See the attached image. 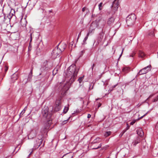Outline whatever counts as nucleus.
I'll return each instance as SVG.
<instances>
[{
  "label": "nucleus",
  "instance_id": "f257e3e1",
  "mask_svg": "<svg viewBox=\"0 0 158 158\" xmlns=\"http://www.w3.org/2000/svg\"><path fill=\"white\" fill-rule=\"evenodd\" d=\"M79 70V68H77L75 64H73L68 68L64 76L66 78H69V81L72 83L75 80Z\"/></svg>",
  "mask_w": 158,
  "mask_h": 158
},
{
  "label": "nucleus",
  "instance_id": "f03ea898",
  "mask_svg": "<svg viewBox=\"0 0 158 158\" xmlns=\"http://www.w3.org/2000/svg\"><path fill=\"white\" fill-rule=\"evenodd\" d=\"M48 110L49 108L48 106H45L42 109V114L43 117L46 118L47 120H48V122L46 123L44 127L41 129V131L43 133H45L46 131L49 129L52 122L50 119L52 114Z\"/></svg>",
  "mask_w": 158,
  "mask_h": 158
},
{
  "label": "nucleus",
  "instance_id": "7ed1b4c3",
  "mask_svg": "<svg viewBox=\"0 0 158 158\" xmlns=\"http://www.w3.org/2000/svg\"><path fill=\"white\" fill-rule=\"evenodd\" d=\"M136 17L134 14H132L128 15L126 19V22L128 26L133 25L136 19Z\"/></svg>",
  "mask_w": 158,
  "mask_h": 158
},
{
  "label": "nucleus",
  "instance_id": "20e7f679",
  "mask_svg": "<svg viewBox=\"0 0 158 158\" xmlns=\"http://www.w3.org/2000/svg\"><path fill=\"white\" fill-rule=\"evenodd\" d=\"M62 51L60 49H59L58 48H55L52 51L51 53L52 57L53 59H55L61 53Z\"/></svg>",
  "mask_w": 158,
  "mask_h": 158
},
{
  "label": "nucleus",
  "instance_id": "39448f33",
  "mask_svg": "<svg viewBox=\"0 0 158 158\" xmlns=\"http://www.w3.org/2000/svg\"><path fill=\"white\" fill-rule=\"evenodd\" d=\"M151 68V65H149L143 68L139 71L137 75H141L146 73L150 70Z\"/></svg>",
  "mask_w": 158,
  "mask_h": 158
},
{
  "label": "nucleus",
  "instance_id": "423d86ee",
  "mask_svg": "<svg viewBox=\"0 0 158 158\" xmlns=\"http://www.w3.org/2000/svg\"><path fill=\"white\" fill-rule=\"evenodd\" d=\"M104 37V33L103 31L102 30V31L98 35L97 38V42L98 44L101 42Z\"/></svg>",
  "mask_w": 158,
  "mask_h": 158
},
{
  "label": "nucleus",
  "instance_id": "0eeeda50",
  "mask_svg": "<svg viewBox=\"0 0 158 158\" xmlns=\"http://www.w3.org/2000/svg\"><path fill=\"white\" fill-rule=\"evenodd\" d=\"M119 6V4H118V2L116 0H115L113 2L111 7H113L114 10L116 11L117 10L118 7Z\"/></svg>",
  "mask_w": 158,
  "mask_h": 158
},
{
  "label": "nucleus",
  "instance_id": "6e6552de",
  "mask_svg": "<svg viewBox=\"0 0 158 158\" xmlns=\"http://www.w3.org/2000/svg\"><path fill=\"white\" fill-rule=\"evenodd\" d=\"M37 13L38 15L43 16H44L45 15L46 11L44 9L41 8H40L38 10Z\"/></svg>",
  "mask_w": 158,
  "mask_h": 158
},
{
  "label": "nucleus",
  "instance_id": "1a4fd4ad",
  "mask_svg": "<svg viewBox=\"0 0 158 158\" xmlns=\"http://www.w3.org/2000/svg\"><path fill=\"white\" fill-rule=\"evenodd\" d=\"M43 140L41 139H37L36 140V143L35 144L34 147L35 148H38L41 144Z\"/></svg>",
  "mask_w": 158,
  "mask_h": 158
},
{
  "label": "nucleus",
  "instance_id": "9d476101",
  "mask_svg": "<svg viewBox=\"0 0 158 158\" xmlns=\"http://www.w3.org/2000/svg\"><path fill=\"white\" fill-rule=\"evenodd\" d=\"M114 19L112 17L109 18L107 20V24L109 26L112 25L114 22Z\"/></svg>",
  "mask_w": 158,
  "mask_h": 158
},
{
  "label": "nucleus",
  "instance_id": "9b49d317",
  "mask_svg": "<svg viewBox=\"0 0 158 158\" xmlns=\"http://www.w3.org/2000/svg\"><path fill=\"white\" fill-rule=\"evenodd\" d=\"M13 10L14 11V14L15 13V10H14L11 9V10L10 12L9 13V14L7 16V17L9 19V21H10L11 20V19L13 17H15V15H14L13 14L11 13V12Z\"/></svg>",
  "mask_w": 158,
  "mask_h": 158
},
{
  "label": "nucleus",
  "instance_id": "f8f14e48",
  "mask_svg": "<svg viewBox=\"0 0 158 158\" xmlns=\"http://www.w3.org/2000/svg\"><path fill=\"white\" fill-rule=\"evenodd\" d=\"M60 102H58L57 103H56V106L54 108V110L55 111H59L61 109L60 104Z\"/></svg>",
  "mask_w": 158,
  "mask_h": 158
},
{
  "label": "nucleus",
  "instance_id": "ddd939ff",
  "mask_svg": "<svg viewBox=\"0 0 158 158\" xmlns=\"http://www.w3.org/2000/svg\"><path fill=\"white\" fill-rule=\"evenodd\" d=\"M140 138L139 137H136L134 141L132 143L133 144V145L134 146H135L137 144L140 142Z\"/></svg>",
  "mask_w": 158,
  "mask_h": 158
},
{
  "label": "nucleus",
  "instance_id": "4468645a",
  "mask_svg": "<svg viewBox=\"0 0 158 158\" xmlns=\"http://www.w3.org/2000/svg\"><path fill=\"white\" fill-rule=\"evenodd\" d=\"M137 133L140 136L142 137L143 135V132L142 129L139 128L137 131Z\"/></svg>",
  "mask_w": 158,
  "mask_h": 158
},
{
  "label": "nucleus",
  "instance_id": "2eb2a0df",
  "mask_svg": "<svg viewBox=\"0 0 158 158\" xmlns=\"http://www.w3.org/2000/svg\"><path fill=\"white\" fill-rule=\"evenodd\" d=\"M101 141V139L99 137L97 138L93 141L92 143H99Z\"/></svg>",
  "mask_w": 158,
  "mask_h": 158
},
{
  "label": "nucleus",
  "instance_id": "dca6fc26",
  "mask_svg": "<svg viewBox=\"0 0 158 158\" xmlns=\"http://www.w3.org/2000/svg\"><path fill=\"white\" fill-rule=\"evenodd\" d=\"M11 78L12 80L14 81L17 80L18 78L17 74L15 73L11 76Z\"/></svg>",
  "mask_w": 158,
  "mask_h": 158
},
{
  "label": "nucleus",
  "instance_id": "f3484780",
  "mask_svg": "<svg viewBox=\"0 0 158 158\" xmlns=\"http://www.w3.org/2000/svg\"><path fill=\"white\" fill-rule=\"evenodd\" d=\"M130 70V68L129 67H126L123 68V71L125 73H127Z\"/></svg>",
  "mask_w": 158,
  "mask_h": 158
},
{
  "label": "nucleus",
  "instance_id": "a211bd4d",
  "mask_svg": "<svg viewBox=\"0 0 158 158\" xmlns=\"http://www.w3.org/2000/svg\"><path fill=\"white\" fill-rule=\"evenodd\" d=\"M69 105H68V106H65L64 110H63V112L64 114H66L68 111L69 110Z\"/></svg>",
  "mask_w": 158,
  "mask_h": 158
},
{
  "label": "nucleus",
  "instance_id": "6ab92c4d",
  "mask_svg": "<svg viewBox=\"0 0 158 158\" xmlns=\"http://www.w3.org/2000/svg\"><path fill=\"white\" fill-rule=\"evenodd\" d=\"M111 133V131H107L105 133L104 136L105 137H106L109 135H110Z\"/></svg>",
  "mask_w": 158,
  "mask_h": 158
},
{
  "label": "nucleus",
  "instance_id": "aec40b11",
  "mask_svg": "<svg viewBox=\"0 0 158 158\" xmlns=\"http://www.w3.org/2000/svg\"><path fill=\"white\" fill-rule=\"evenodd\" d=\"M148 35L151 37H153L154 36V32L153 31H150L148 34Z\"/></svg>",
  "mask_w": 158,
  "mask_h": 158
},
{
  "label": "nucleus",
  "instance_id": "412c9836",
  "mask_svg": "<svg viewBox=\"0 0 158 158\" xmlns=\"http://www.w3.org/2000/svg\"><path fill=\"white\" fill-rule=\"evenodd\" d=\"M89 35V32H88L87 34L85 37V38H84V40H83L84 44H86V43L85 41H86V40L88 39V37Z\"/></svg>",
  "mask_w": 158,
  "mask_h": 158
},
{
  "label": "nucleus",
  "instance_id": "4be33fe9",
  "mask_svg": "<svg viewBox=\"0 0 158 158\" xmlns=\"http://www.w3.org/2000/svg\"><path fill=\"white\" fill-rule=\"evenodd\" d=\"M144 54L142 52L140 51L139 52V56L141 58H143L144 56Z\"/></svg>",
  "mask_w": 158,
  "mask_h": 158
},
{
  "label": "nucleus",
  "instance_id": "5701e85b",
  "mask_svg": "<svg viewBox=\"0 0 158 158\" xmlns=\"http://www.w3.org/2000/svg\"><path fill=\"white\" fill-rule=\"evenodd\" d=\"M3 67L4 68L5 72L6 73L8 69V66H7L6 64H4L3 65Z\"/></svg>",
  "mask_w": 158,
  "mask_h": 158
},
{
  "label": "nucleus",
  "instance_id": "b1692460",
  "mask_svg": "<svg viewBox=\"0 0 158 158\" xmlns=\"http://www.w3.org/2000/svg\"><path fill=\"white\" fill-rule=\"evenodd\" d=\"M84 76L83 75L82 77H80L78 78V81H79V83H81L82 82L84 78Z\"/></svg>",
  "mask_w": 158,
  "mask_h": 158
},
{
  "label": "nucleus",
  "instance_id": "393cba45",
  "mask_svg": "<svg viewBox=\"0 0 158 158\" xmlns=\"http://www.w3.org/2000/svg\"><path fill=\"white\" fill-rule=\"evenodd\" d=\"M66 45L65 44H63L62 45V47H61V49L60 50L62 51H63L66 48Z\"/></svg>",
  "mask_w": 158,
  "mask_h": 158
},
{
  "label": "nucleus",
  "instance_id": "a878e982",
  "mask_svg": "<svg viewBox=\"0 0 158 158\" xmlns=\"http://www.w3.org/2000/svg\"><path fill=\"white\" fill-rule=\"evenodd\" d=\"M85 10H86V13H89V10H88V9H87L85 7H84L82 9V11L83 12H84L85 11Z\"/></svg>",
  "mask_w": 158,
  "mask_h": 158
},
{
  "label": "nucleus",
  "instance_id": "bb28decb",
  "mask_svg": "<svg viewBox=\"0 0 158 158\" xmlns=\"http://www.w3.org/2000/svg\"><path fill=\"white\" fill-rule=\"evenodd\" d=\"M32 77V74H29L28 75V76L27 80L29 81H31V79Z\"/></svg>",
  "mask_w": 158,
  "mask_h": 158
},
{
  "label": "nucleus",
  "instance_id": "cd10ccee",
  "mask_svg": "<svg viewBox=\"0 0 158 158\" xmlns=\"http://www.w3.org/2000/svg\"><path fill=\"white\" fill-rule=\"evenodd\" d=\"M135 54V51L132 52V53L129 56H127L128 57H133Z\"/></svg>",
  "mask_w": 158,
  "mask_h": 158
},
{
  "label": "nucleus",
  "instance_id": "c85d7f7f",
  "mask_svg": "<svg viewBox=\"0 0 158 158\" xmlns=\"http://www.w3.org/2000/svg\"><path fill=\"white\" fill-rule=\"evenodd\" d=\"M135 54V51L132 52V53L129 56H127L128 57H133Z\"/></svg>",
  "mask_w": 158,
  "mask_h": 158
},
{
  "label": "nucleus",
  "instance_id": "c756f323",
  "mask_svg": "<svg viewBox=\"0 0 158 158\" xmlns=\"http://www.w3.org/2000/svg\"><path fill=\"white\" fill-rule=\"evenodd\" d=\"M102 3L101 2L98 5L99 9L100 10H101L102 9Z\"/></svg>",
  "mask_w": 158,
  "mask_h": 158
},
{
  "label": "nucleus",
  "instance_id": "7c9ffc66",
  "mask_svg": "<svg viewBox=\"0 0 158 158\" xmlns=\"http://www.w3.org/2000/svg\"><path fill=\"white\" fill-rule=\"evenodd\" d=\"M136 121H137L136 119L133 120L130 123V125H133L134 124V123L136 122Z\"/></svg>",
  "mask_w": 158,
  "mask_h": 158
},
{
  "label": "nucleus",
  "instance_id": "2f4dec72",
  "mask_svg": "<svg viewBox=\"0 0 158 158\" xmlns=\"http://www.w3.org/2000/svg\"><path fill=\"white\" fill-rule=\"evenodd\" d=\"M147 113H148V112H147L145 114H144V115H143V116H141V117H139V118H137V119H136L137 120V121L139 120H140V119H141V118H143V117L144 116H146V115L147 114Z\"/></svg>",
  "mask_w": 158,
  "mask_h": 158
},
{
  "label": "nucleus",
  "instance_id": "473e14b6",
  "mask_svg": "<svg viewBox=\"0 0 158 158\" xmlns=\"http://www.w3.org/2000/svg\"><path fill=\"white\" fill-rule=\"evenodd\" d=\"M147 113H148V112H147L145 114H144V115H143V116H141V117H139V118H137V119H136L137 120V121L139 120H140V119H141V118H143V117L144 116H146V115L147 114Z\"/></svg>",
  "mask_w": 158,
  "mask_h": 158
},
{
  "label": "nucleus",
  "instance_id": "72a5a7b5",
  "mask_svg": "<svg viewBox=\"0 0 158 158\" xmlns=\"http://www.w3.org/2000/svg\"><path fill=\"white\" fill-rule=\"evenodd\" d=\"M102 146V143H101L100 144H99V145L97 147L93 148V149H97L98 148H101Z\"/></svg>",
  "mask_w": 158,
  "mask_h": 158
},
{
  "label": "nucleus",
  "instance_id": "f704fd0d",
  "mask_svg": "<svg viewBox=\"0 0 158 158\" xmlns=\"http://www.w3.org/2000/svg\"><path fill=\"white\" fill-rule=\"evenodd\" d=\"M5 16L4 15V17L3 18V20H2V21H0V23H1L2 24H3V23H4L5 22V19H6V18H5Z\"/></svg>",
  "mask_w": 158,
  "mask_h": 158
},
{
  "label": "nucleus",
  "instance_id": "c9c22d12",
  "mask_svg": "<svg viewBox=\"0 0 158 158\" xmlns=\"http://www.w3.org/2000/svg\"><path fill=\"white\" fill-rule=\"evenodd\" d=\"M158 100V95L157 97H156L153 100V102H156Z\"/></svg>",
  "mask_w": 158,
  "mask_h": 158
},
{
  "label": "nucleus",
  "instance_id": "e433bc0d",
  "mask_svg": "<svg viewBox=\"0 0 158 158\" xmlns=\"http://www.w3.org/2000/svg\"><path fill=\"white\" fill-rule=\"evenodd\" d=\"M68 120V119H67V120H64V121L62 123V124L63 125H64L65 124H66V123L67 122V121Z\"/></svg>",
  "mask_w": 158,
  "mask_h": 158
},
{
  "label": "nucleus",
  "instance_id": "4c0bfd02",
  "mask_svg": "<svg viewBox=\"0 0 158 158\" xmlns=\"http://www.w3.org/2000/svg\"><path fill=\"white\" fill-rule=\"evenodd\" d=\"M3 68H2V66L1 64H0V73L2 71V70Z\"/></svg>",
  "mask_w": 158,
  "mask_h": 158
},
{
  "label": "nucleus",
  "instance_id": "58836bf2",
  "mask_svg": "<svg viewBox=\"0 0 158 158\" xmlns=\"http://www.w3.org/2000/svg\"><path fill=\"white\" fill-rule=\"evenodd\" d=\"M94 29H92L91 30H90L89 31V34L90 33H92V32H94Z\"/></svg>",
  "mask_w": 158,
  "mask_h": 158
},
{
  "label": "nucleus",
  "instance_id": "ea45409f",
  "mask_svg": "<svg viewBox=\"0 0 158 158\" xmlns=\"http://www.w3.org/2000/svg\"><path fill=\"white\" fill-rule=\"evenodd\" d=\"M85 51L84 50H82V51L81 52V55L80 56H82L83 55V54L85 52Z\"/></svg>",
  "mask_w": 158,
  "mask_h": 158
},
{
  "label": "nucleus",
  "instance_id": "a19ab883",
  "mask_svg": "<svg viewBox=\"0 0 158 158\" xmlns=\"http://www.w3.org/2000/svg\"><path fill=\"white\" fill-rule=\"evenodd\" d=\"M25 112V110H24V111L23 112V111H22L21 113H20V114H19V116H20V117H21V114L22 115H23V114H24Z\"/></svg>",
  "mask_w": 158,
  "mask_h": 158
},
{
  "label": "nucleus",
  "instance_id": "79ce46f5",
  "mask_svg": "<svg viewBox=\"0 0 158 158\" xmlns=\"http://www.w3.org/2000/svg\"><path fill=\"white\" fill-rule=\"evenodd\" d=\"M117 84H116L114 85H113L112 86L111 88H112V89H113L114 88H115L117 85Z\"/></svg>",
  "mask_w": 158,
  "mask_h": 158
},
{
  "label": "nucleus",
  "instance_id": "37998d69",
  "mask_svg": "<svg viewBox=\"0 0 158 158\" xmlns=\"http://www.w3.org/2000/svg\"><path fill=\"white\" fill-rule=\"evenodd\" d=\"M153 96V95H151L150 96H149V97L146 99V100H147L149 98H151Z\"/></svg>",
  "mask_w": 158,
  "mask_h": 158
},
{
  "label": "nucleus",
  "instance_id": "c03bdc74",
  "mask_svg": "<svg viewBox=\"0 0 158 158\" xmlns=\"http://www.w3.org/2000/svg\"><path fill=\"white\" fill-rule=\"evenodd\" d=\"M91 115L90 114H88L87 118H90L91 117Z\"/></svg>",
  "mask_w": 158,
  "mask_h": 158
},
{
  "label": "nucleus",
  "instance_id": "a18cd8bd",
  "mask_svg": "<svg viewBox=\"0 0 158 158\" xmlns=\"http://www.w3.org/2000/svg\"><path fill=\"white\" fill-rule=\"evenodd\" d=\"M94 25V24L93 23L91 24V25L90 27V29H91L92 27H93Z\"/></svg>",
  "mask_w": 158,
  "mask_h": 158
},
{
  "label": "nucleus",
  "instance_id": "49530a36",
  "mask_svg": "<svg viewBox=\"0 0 158 158\" xmlns=\"http://www.w3.org/2000/svg\"><path fill=\"white\" fill-rule=\"evenodd\" d=\"M31 45H30V43H29V46L28 47V49L29 50L30 49V48H31Z\"/></svg>",
  "mask_w": 158,
  "mask_h": 158
},
{
  "label": "nucleus",
  "instance_id": "de8ad7c7",
  "mask_svg": "<svg viewBox=\"0 0 158 158\" xmlns=\"http://www.w3.org/2000/svg\"><path fill=\"white\" fill-rule=\"evenodd\" d=\"M123 50H124V48H123V49L122 51V53H121V54L120 55V56H119V57H120L121 56H122V53H123Z\"/></svg>",
  "mask_w": 158,
  "mask_h": 158
},
{
  "label": "nucleus",
  "instance_id": "09e8293b",
  "mask_svg": "<svg viewBox=\"0 0 158 158\" xmlns=\"http://www.w3.org/2000/svg\"><path fill=\"white\" fill-rule=\"evenodd\" d=\"M101 105V104L99 103V105L98 106V108H99L100 107Z\"/></svg>",
  "mask_w": 158,
  "mask_h": 158
},
{
  "label": "nucleus",
  "instance_id": "8fccbe9b",
  "mask_svg": "<svg viewBox=\"0 0 158 158\" xmlns=\"http://www.w3.org/2000/svg\"><path fill=\"white\" fill-rule=\"evenodd\" d=\"M104 84L106 86L108 85V83L107 82H105L104 83Z\"/></svg>",
  "mask_w": 158,
  "mask_h": 158
},
{
  "label": "nucleus",
  "instance_id": "3c124183",
  "mask_svg": "<svg viewBox=\"0 0 158 158\" xmlns=\"http://www.w3.org/2000/svg\"><path fill=\"white\" fill-rule=\"evenodd\" d=\"M81 35V32H80L79 33V35H78V38H77V39H78V38H79V36H80V35Z\"/></svg>",
  "mask_w": 158,
  "mask_h": 158
},
{
  "label": "nucleus",
  "instance_id": "603ef678",
  "mask_svg": "<svg viewBox=\"0 0 158 158\" xmlns=\"http://www.w3.org/2000/svg\"><path fill=\"white\" fill-rule=\"evenodd\" d=\"M30 74L32 75V69L31 70Z\"/></svg>",
  "mask_w": 158,
  "mask_h": 158
},
{
  "label": "nucleus",
  "instance_id": "864d4df0",
  "mask_svg": "<svg viewBox=\"0 0 158 158\" xmlns=\"http://www.w3.org/2000/svg\"><path fill=\"white\" fill-rule=\"evenodd\" d=\"M52 12V10H49V13H51V12Z\"/></svg>",
  "mask_w": 158,
  "mask_h": 158
},
{
  "label": "nucleus",
  "instance_id": "5fc2aeb1",
  "mask_svg": "<svg viewBox=\"0 0 158 158\" xmlns=\"http://www.w3.org/2000/svg\"><path fill=\"white\" fill-rule=\"evenodd\" d=\"M67 158H72V157H71V156H68L67 157Z\"/></svg>",
  "mask_w": 158,
  "mask_h": 158
},
{
  "label": "nucleus",
  "instance_id": "6e6d98bb",
  "mask_svg": "<svg viewBox=\"0 0 158 158\" xmlns=\"http://www.w3.org/2000/svg\"><path fill=\"white\" fill-rule=\"evenodd\" d=\"M95 64H93V65H92V67H94V66H95Z\"/></svg>",
  "mask_w": 158,
  "mask_h": 158
},
{
  "label": "nucleus",
  "instance_id": "4d7b16f0",
  "mask_svg": "<svg viewBox=\"0 0 158 158\" xmlns=\"http://www.w3.org/2000/svg\"><path fill=\"white\" fill-rule=\"evenodd\" d=\"M32 151L31 152V153H30V154L29 155H28V156H29L31 154V153H32Z\"/></svg>",
  "mask_w": 158,
  "mask_h": 158
},
{
  "label": "nucleus",
  "instance_id": "13d9d810",
  "mask_svg": "<svg viewBox=\"0 0 158 158\" xmlns=\"http://www.w3.org/2000/svg\"><path fill=\"white\" fill-rule=\"evenodd\" d=\"M26 108V107H25L24 108V110H23V112H24V110L25 111V109Z\"/></svg>",
  "mask_w": 158,
  "mask_h": 158
},
{
  "label": "nucleus",
  "instance_id": "bf43d9fd",
  "mask_svg": "<svg viewBox=\"0 0 158 158\" xmlns=\"http://www.w3.org/2000/svg\"><path fill=\"white\" fill-rule=\"evenodd\" d=\"M94 67H92V70L93 71V69H94Z\"/></svg>",
  "mask_w": 158,
  "mask_h": 158
},
{
  "label": "nucleus",
  "instance_id": "052dcab7",
  "mask_svg": "<svg viewBox=\"0 0 158 158\" xmlns=\"http://www.w3.org/2000/svg\"><path fill=\"white\" fill-rule=\"evenodd\" d=\"M31 40H30V42H31V40H31Z\"/></svg>",
  "mask_w": 158,
  "mask_h": 158
},
{
  "label": "nucleus",
  "instance_id": "680f3d73",
  "mask_svg": "<svg viewBox=\"0 0 158 158\" xmlns=\"http://www.w3.org/2000/svg\"><path fill=\"white\" fill-rule=\"evenodd\" d=\"M156 126H158V122L157 123Z\"/></svg>",
  "mask_w": 158,
  "mask_h": 158
},
{
  "label": "nucleus",
  "instance_id": "e2e57ef3",
  "mask_svg": "<svg viewBox=\"0 0 158 158\" xmlns=\"http://www.w3.org/2000/svg\"><path fill=\"white\" fill-rule=\"evenodd\" d=\"M65 86H66V85H65L64 86V87H65Z\"/></svg>",
  "mask_w": 158,
  "mask_h": 158
},
{
  "label": "nucleus",
  "instance_id": "0e129e2a",
  "mask_svg": "<svg viewBox=\"0 0 158 158\" xmlns=\"http://www.w3.org/2000/svg\"><path fill=\"white\" fill-rule=\"evenodd\" d=\"M65 86H66V85H65L64 86V87H65Z\"/></svg>",
  "mask_w": 158,
  "mask_h": 158
}]
</instances>
